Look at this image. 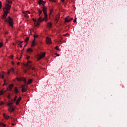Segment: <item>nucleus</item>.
I'll return each mask as SVG.
<instances>
[{
    "mask_svg": "<svg viewBox=\"0 0 127 127\" xmlns=\"http://www.w3.org/2000/svg\"><path fill=\"white\" fill-rule=\"evenodd\" d=\"M19 46H20V47H22V45H21V44H20V45H19Z\"/></svg>",
    "mask_w": 127,
    "mask_h": 127,
    "instance_id": "3c124183",
    "label": "nucleus"
},
{
    "mask_svg": "<svg viewBox=\"0 0 127 127\" xmlns=\"http://www.w3.org/2000/svg\"><path fill=\"white\" fill-rule=\"evenodd\" d=\"M13 103H14V102H9V103L7 104V106L8 107H12V106H11V105H13Z\"/></svg>",
    "mask_w": 127,
    "mask_h": 127,
    "instance_id": "aec40b11",
    "label": "nucleus"
},
{
    "mask_svg": "<svg viewBox=\"0 0 127 127\" xmlns=\"http://www.w3.org/2000/svg\"><path fill=\"white\" fill-rule=\"evenodd\" d=\"M67 34H67V33H66V34H65L64 35V36H66V35H67Z\"/></svg>",
    "mask_w": 127,
    "mask_h": 127,
    "instance_id": "de8ad7c7",
    "label": "nucleus"
},
{
    "mask_svg": "<svg viewBox=\"0 0 127 127\" xmlns=\"http://www.w3.org/2000/svg\"><path fill=\"white\" fill-rule=\"evenodd\" d=\"M39 4H42L44 6L45 5V1H44L43 0H39V2H38Z\"/></svg>",
    "mask_w": 127,
    "mask_h": 127,
    "instance_id": "9b49d317",
    "label": "nucleus"
},
{
    "mask_svg": "<svg viewBox=\"0 0 127 127\" xmlns=\"http://www.w3.org/2000/svg\"><path fill=\"white\" fill-rule=\"evenodd\" d=\"M33 21H34L35 22H36V19H35L34 18H33Z\"/></svg>",
    "mask_w": 127,
    "mask_h": 127,
    "instance_id": "37998d69",
    "label": "nucleus"
},
{
    "mask_svg": "<svg viewBox=\"0 0 127 127\" xmlns=\"http://www.w3.org/2000/svg\"><path fill=\"white\" fill-rule=\"evenodd\" d=\"M7 33H8V32H5V34H7Z\"/></svg>",
    "mask_w": 127,
    "mask_h": 127,
    "instance_id": "864d4df0",
    "label": "nucleus"
},
{
    "mask_svg": "<svg viewBox=\"0 0 127 127\" xmlns=\"http://www.w3.org/2000/svg\"><path fill=\"white\" fill-rule=\"evenodd\" d=\"M24 49H23L22 50V51H23V50H24Z\"/></svg>",
    "mask_w": 127,
    "mask_h": 127,
    "instance_id": "052dcab7",
    "label": "nucleus"
},
{
    "mask_svg": "<svg viewBox=\"0 0 127 127\" xmlns=\"http://www.w3.org/2000/svg\"><path fill=\"white\" fill-rule=\"evenodd\" d=\"M55 49H56L57 50H59V47H58V46H57L56 47Z\"/></svg>",
    "mask_w": 127,
    "mask_h": 127,
    "instance_id": "2f4dec72",
    "label": "nucleus"
},
{
    "mask_svg": "<svg viewBox=\"0 0 127 127\" xmlns=\"http://www.w3.org/2000/svg\"><path fill=\"white\" fill-rule=\"evenodd\" d=\"M13 87V84H11L9 86V89H10V91H11L12 90V88Z\"/></svg>",
    "mask_w": 127,
    "mask_h": 127,
    "instance_id": "5701e85b",
    "label": "nucleus"
},
{
    "mask_svg": "<svg viewBox=\"0 0 127 127\" xmlns=\"http://www.w3.org/2000/svg\"><path fill=\"white\" fill-rule=\"evenodd\" d=\"M28 83V84H31V83H32V79H29Z\"/></svg>",
    "mask_w": 127,
    "mask_h": 127,
    "instance_id": "393cba45",
    "label": "nucleus"
},
{
    "mask_svg": "<svg viewBox=\"0 0 127 127\" xmlns=\"http://www.w3.org/2000/svg\"><path fill=\"white\" fill-rule=\"evenodd\" d=\"M14 73V68L13 67H12L11 69H10L7 72V74L8 75L10 73Z\"/></svg>",
    "mask_w": 127,
    "mask_h": 127,
    "instance_id": "6e6552de",
    "label": "nucleus"
},
{
    "mask_svg": "<svg viewBox=\"0 0 127 127\" xmlns=\"http://www.w3.org/2000/svg\"><path fill=\"white\" fill-rule=\"evenodd\" d=\"M1 29V28H0V30Z\"/></svg>",
    "mask_w": 127,
    "mask_h": 127,
    "instance_id": "13d9d810",
    "label": "nucleus"
},
{
    "mask_svg": "<svg viewBox=\"0 0 127 127\" xmlns=\"http://www.w3.org/2000/svg\"><path fill=\"white\" fill-rule=\"evenodd\" d=\"M1 126H2V127H5L6 126V125H5V124H3V123H0Z\"/></svg>",
    "mask_w": 127,
    "mask_h": 127,
    "instance_id": "cd10ccee",
    "label": "nucleus"
},
{
    "mask_svg": "<svg viewBox=\"0 0 127 127\" xmlns=\"http://www.w3.org/2000/svg\"><path fill=\"white\" fill-rule=\"evenodd\" d=\"M72 20H73V18H70V17L67 16L65 18V22H70Z\"/></svg>",
    "mask_w": 127,
    "mask_h": 127,
    "instance_id": "1a4fd4ad",
    "label": "nucleus"
},
{
    "mask_svg": "<svg viewBox=\"0 0 127 127\" xmlns=\"http://www.w3.org/2000/svg\"><path fill=\"white\" fill-rule=\"evenodd\" d=\"M28 63L29 64L31 63V61H28Z\"/></svg>",
    "mask_w": 127,
    "mask_h": 127,
    "instance_id": "49530a36",
    "label": "nucleus"
},
{
    "mask_svg": "<svg viewBox=\"0 0 127 127\" xmlns=\"http://www.w3.org/2000/svg\"><path fill=\"white\" fill-rule=\"evenodd\" d=\"M29 40V37H26V39H25V42H27Z\"/></svg>",
    "mask_w": 127,
    "mask_h": 127,
    "instance_id": "bb28decb",
    "label": "nucleus"
},
{
    "mask_svg": "<svg viewBox=\"0 0 127 127\" xmlns=\"http://www.w3.org/2000/svg\"><path fill=\"white\" fill-rule=\"evenodd\" d=\"M43 57H45V53H43L41 55H40L38 59V60H40L41 59H42Z\"/></svg>",
    "mask_w": 127,
    "mask_h": 127,
    "instance_id": "ddd939ff",
    "label": "nucleus"
},
{
    "mask_svg": "<svg viewBox=\"0 0 127 127\" xmlns=\"http://www.w3.org/2000/svg\"><path fill=\"white\" fill-rule=\"evenodd\" d=\"M12 65H14V63L13 62H12Z\"/></svg>",
    "mask_w": 127,
    "mask_h": 127,
    "instance_id": "603ef678",
    "label": "nucleus"
},
{
    "mask_svg": "<svg viewBox=\"0 0 127 127\" xmlns=\"http://www.w3.org/2000/svg\"><path fill=\"white\" fill-rule=\"evenodd\" d=\"M7 2H8V3H12V1L7 0Z\"/></svg>",
    "mask_w": 127,
    "mask_h": 127,
    "instance_id": "c9c22d12",
    "label": "nucleus"
},
{
    "mask_svg": "<svg viewBox=\"0 0 127 127\" xmlns=\"http://www.w3.org/2000/svg\"><path fill=\"white\" fill-rule=\"evenodd\" d=\"M1 105H3V102H1Z\"/></svg>",
    "mask_w": 127,
    "mask_h": 127,
    "instance_id": "8fccbe9b",
    "label": "nucleus"
},
{
    "mask_svg": "<svg viewBox=\"0 0 127 127\" xmlns=\"http://www.w3.org/2000/svg\"><path fill=\"white\" fill-rule=\"evenodd\" d=\"M56 56H57L58 57H59V56H60V55L58 54H56Z\"/></svg>",
    "mask_w": 127,
    "mask_h": 127,
    "instance_id": "c03bdc74",
    "label": "nucleus"
},
{
    "mask_svg": "<svg viewBox=\"0 0 127 127\" xmlns=\"http://www.w3.org/2000/svg\"><path fill=\"white\" fill-rule=\"evenodd\" d=\"M7 0H6L7 1Z\"/></svg>",
    "mask_w": 127,
    "mask_h": 127,
    "instance_id": "680f3d73",
    "label": "nucleus"
},
{
    "mask_svg": "<svg viewBox=\"0 0 127 127\" xmlns=\"http://www.w3.org/2000/svg\"><path fill=\"white\" fill-rule=\"evenodd\" d=\"M48 27H49L50 28H51V27H52V23H51V22H49L48 23Z\"/></svg>",
    "mask_w": 127,
    "mask_h": 127,
    "instance_id": "412c9836",
    "label": "nucleus"
},
{
    "mask_svg": "<svg viewBox=\"0 0 127 127\" xmlns=\"http://www.w3.org/2000/svg\"><path fill=\"white\" fill-rule=\"evenodd\" d=\"M46 42H47V44H51L52 43L51 39L50 38L47 37L46 38Z\"/></svg>",
    "mask_w": 127,
    "mask_h": 127,
    "instance_id": "423d86ee",
    "label": "nucleus"
},
{
    "mask_svg": "<svg viewBox=\"0 0 127 127\" xmlns=\"http://www.w3.org/2000/svg\"><path fill=\"white\" fill-rule=\"evenodd\" d=\"M3 91L2 90H1L0 92V95H3Z\"/></svg>",
    "mask_w": 127,
    "mask_h": 127,
    "instance_id": "c756f323",
    "label": "nucleus"
},
{
    "mask_svg": "<svg viewBox=\"0 0 127 127\" xmlns=\"http://www.w3.org/2000/svg\"><path fill=\"white\" fill-rule=\"evenodd\" d=\"M3 116L5 120H8V119H9V116L6 115L5 114H3Z\"/></svg>",
    "mask_w": 127,
    "mask_h": 127,
    "instance_id": "f3484780",
    "label": "nucleus"
},
{
    "mask_svg": "<svg viewBox=\"0 0 127 127\" xmlns=\"http://www.w3.org/2000/svg\"><path fill=\"white\" fill-rule=\"evenodd\" d=\"M5 74H6V73L3 71H2L1 73L0 74V79L1 78V79L4 80V84H3V86H4L7 84L6 80L4 79V75H5Z\"/></svg>",
    "mask_w": 127,
    "mask_h": 127,
    "instance_id": "7ed1b4c3",
    "label": "nucleus"
},
{
    "mask_svg": "<svg viewBox=\"0 0 127 127\" xmlns=\"http://www.w3.org/2000/svg\"><path fill=\"white\" fill-rule=\"evenodd\" d=\"M13 45H14V44H13Z\"/></svg>",
    "mask_w": 127,
    "mask_h": 127,
    "instance_id": "bf43d9fd",
    "label": "nucleus"
},
{
    "mask_svg": "<svg viewBox=\"0 0 127 127\" xmlns=\"http://www.w3.org/2000/svg\"><path fill=\"white\" fill-rule=\"evenodd\" d=\"M21 88H22V92L24 93V92H26L27 91L26 88H27V85H22Z\"/></svg>",
    "mask_w": 127,
    "mask_h": 127,
    "instance_id": "39448f33",
    "label": "nucleus"
},
{
    "mask_svg": "<svg viewBox=\"0 0 127 127\" xmlns=\"http://www.w3.org/2000/svg\"><path fill=\"white\" fill-rule=\"evenodd\" d=\"M38 13H39V16H41V14H42V10H41L40 9H38Z\"/></svg>",
    "mask_w": 127,
    "mask_h": 127,
    "instance_id": "b1692460",
    "label": "nucleus"
},
{
    "mask_svg": "<svg viewBox=\"0 0 127 127\" xmlns=\"http://www.w3.org/2000/svg\"><path fill=\"white\" fill-rule=\"evenodd\" d=\"M11 125H12V126H14V124H13V123H12Z\"/></svg>",
    "mask_w": 127,
    "mask_h": 127,
    "instance_id": "6e6d98bb",
    "label": "nucleus"
},
{
    "mask_svg": "<svg viewBox=\"0 0 127 127\" xmlns=\"http://www.w3.org/2000/svg\"><path fill=\"white\" fill-rule=\"evenodd\" d=\"M22 42H20L19 43V45H20V44H21V43H22Z\"/></svg>",
    "mask_w": 127,
    "mask_h": 127,
    "instance_id": "09e8293b",
    "label": "nucleus"
},
{
    "mask_svg": "<svg viewBox=\"0 0 127 127\" xmlns=\"http://www.w3.org/2000/svg\"><path fill=\"white\" fill-rule=\"evenodd\" d=\"M34 37L35 38H37V37H38V35H34Z\"/></svg>",
    "mask_w": 127,
    "mask_h": 127,
    "instance_id": "473e14b6",
    "label": "nucleus"
},
{
    "mask_svg": "<svg viewBox=\"0 0 127 127\" xmlns=\"http://www.w3.org/2000/svg\"><path fill=\"white\" fill-rule=\"evenodd\" d=\"M8 111L10 112V113H12L13 111H14V108L12 106H8Z\"/></svg>",
    "mask_w": 127,
    "mask_h": 127,
    "instance_id": "9d476101",
    "label": "nucleus"
},
{
    "mask_svg": "<svg viewBox=\"0 0 127 127\" xmlns=\"http://www.w3.org/2000/svg\"><path fill=\"white\" fill-rule=\"evenodd\" d=\"M16 59H18V60H20V59H21V57H20V58H18V57H17Z\"/></svg>",
    "mask_w": 127,
    "mask_h": 127,
    "instance_id": "79ce46f5",
    "label": "nucleus"
},
{
    "mask_svg": "<svg viewBox=\"0 0 127 127\" xmlns=\"http://www.w3.org/2000/svg\"><path fill=\"white\" fill-rule=\"evenodd\" d=\"M76 21H77V18H75V19L73 20V22H76Z\"/></svg>",
    "mask_w": 127,
    "mask_h": 127,
    "instance_id": "a19ab883",
    "label": "nucleus"
},
{
    "mask_svg": "<svg viewBox=\"0 0 127 127\" xmlns=\"http://www.w3.org/2000/svg\"><path fill=\"white\" fill-rule=\"evenodd\" d=\"M20 64V62H18L17 63V65H19Z\"/></svg>",
    "mask_w": 127,
    "mask_h": 127,
    "instance_id": "a18cd8bd",
    "label": "nucleus"
},
{
    "mask_svg": "<svg viewBox=\"0 0 127 127\" xmlns=\"http://www.w3.org/2000/svg\"><path fill=\"white\" fill-rule=\"evenodd\" d=\"M44 14V17L43 18L44 20L46 21V22H47V21L48 20V16L47 15V14Z\"/></svg>",
    "mask_w": 127,
    "mask_h": 127,
    "instance_id": "f8f14e48",
    "label": "nucleus"
},
{
    "mask_svg": "<svg viewBox=\"0 0 127 127\" xmlns=\"http://www.w3.org/2000/svg\"><path fill=\"white\" fill-rule=\"evenodd\" d=\"M25 17H28L30 14V12L29 11H26L24 12Z\"/></svg>",
    "mask_w": 127,
    "mask_h": 127,
    "instance_id": "0eeeda50",
    "label": "nucleus"
},
{
    "mask_svg": "<svg viewBox=\"0 0 127 127\" xmlns=\"http://www.w3.org/2000/svg\"><path fill=\"white\" fill-rule=\"evenodd\" d=\"M27 52L28 53H32V52H33V50L31 49V48H28L27 50Z\"/></svg>",
    "mask_w": 127,
    "mask_h": 127,
    "instance_id": "6ab92c4d",
    "label": "nucleus"
},
{
    "mask_svg": "<svg viewBox=\"0 0 127 127\" xmlns=\"http://www.w3.org/2000/svg\"><path fill=\"white\" fill-rule=\"evenodd\" d=\"M10 8H11V5H10L8 3H6L4 5V7L3 8V11L4 13L2 15V18H5L6 16H7V14L9 13V10H10Z\"/></svg>",
    "mask_w": 127,
    "mask_h": 127,
    "instance_id": "f257e3e1",
    "label": "nucleus"
},
{
    "mask_svg": "<svg viewBox=\"0 0 127 127\" xmlns=\"http://www.w3.org/2000/svg\"><path fill=\"white\" fill-rule=\"evenodd\" d=\"M50 1H52V2H55L56 0H50Z\"/></svg>",
    "mask_w": 127,
    "mask_h": 127,
    "instance_id": "72a5a7b5",
    "label": "nucleus"
},
{
    "mask_svg": "<svg viewBox=\"0 0 127 127\" xmlns=\"http://www.w3.org/2000/svg\"><path fill=\"white\" fill-rule=\"evenodd\" d=\"M43 11L44 12V14H47V8L45 6H43Z\"/></svg>",
    "mask_w": 127,
    "mask_h": 127,
    "instance_id": "4468645a",
    "label": "nucleus"
},
{
    "mask_svg": "<svg viewBox=\"0 0 127 127\" xmlns=\"http://www.w3.org/2000/svg\"><path fill=\"white\" fill-rule=\"evenodd\" d=\"M14 91H15V94H17L19 93V90H18V89H17V87H15L14 89Z\"/></svg>",
    "mask_w": 127,
    "mask_h": 127,
    "instance_id": "4be33fe9",
    "label": "nucleus"
},
{
    "mask_svg": "<svg viewBox=\"0 0 127 127\" xmlns=\"http://www.w3.org/2000/svg\"><path fill=\"white\" fill-rule=\"evenodd\" d=\"M62 2H63V3H64V2H65V0H61Z\"/></svg>",
    "mask_w": 127,
    "mask_h": 127,
    "instance_id": "58836bf2",
    "label": "nucleus"
},
{
    "mask_svg": "<svg viewBox=\"0 0 127 127\" xmlns=\"http://www.w3.org/2000/svg\"><path fill=\"white\" fill-rule=\"evenodd\" d=\"M22 80H23L24 82H26V79L25 78H23Z\"/></svg>",
    "mask_w": 127,
    "mask_h": 127,
    "instance_id": "4c0bfd02",
    "label": "nucleus"
},
{
    "mask_svg": "<svg viewBox=\"0 0 127 127\" xmlns=\"http://www.w3.org/2000/svg\"><path fill=\"white\" fill-rule=\"evenodd\" d=\"M17 96H15L14 97V99H13V102H15V100H17Z\"/></svg>",
    "mask_w": 127,
    "mask_h": 127,
    "instance_id": "a878e982",
    "label": "nucleus"
},
{
    "mask_svg": "<svg viewBox=\"0 0 127 127\" xmlns=\"http://www.w3.org/2000/svg\"><path fill=\"white\" fill-rule=\"evenodd\" d=\"M9 58H10V59H12V58H13V55L10 56L9 57Z\"/></svg>",
    "mask_w": 127,
    "mask_h": 127,
    "instance_id": "e433bc0d",
    "label": "nucleus"
},
{
    "mask_svg": "<svg viewBox=\"0 0 127 127\" xmlns=\"http://www.w3.org/2000/svg\"><path fill=\"white\" fill-rule=\"evenodd\" d=\"M30 66V69H31V70H35V68L32 66H30V65H29Z\"/></svg>",
    "mask_w": 127,
    "mask_h": 127,
    "instance_id": "c85d7f7f",
    "label": "nucleus"
},
{
    "mask_svg": "<svg viewBox=\"0 0 127 127\" xmlns=\"http://www.w3.org/2000/svg\"><path fill=\"white\" fill-rule=\"evenodd\" d=\"M16 79H17V81H21V79H20L17 77L16 78Z\"/></svg>",
    "mask_w": 127,
    "mask_h": 127,
    "instance_id": "ea45409f",
    "label": "nucleus"
},
{
    "mask_svg": "<svg viewBox=\"0 0 127 127\" xmlns=\"http://www.w3.org/2000/svg\"><path fill=\"white\" fill-rule=\"evenodd\" d=\"M29 58H30V57H27V59H29Z\"/></svg>",
    "mask_w": 127,
    "mask_h": 127,
    "instance_id": "5fc2aeb1",
    "label": "nucleus"
},
{
    "mask_svg": "<svg viewBox=\"0 0 127 127\" xmlns=\"http://www.w3.org/2000/svg\"><path fill=\"white\" fill-rule=\"evenodd\" d=\"M1 6H2V4L1 3V1H0V9L1 8Z\"/></svg>",
    "mask_w": 127,
    "mask_h": 127,
    "instance_id": "7c9ffc66",
    "label": "nucleus"
},
{
    "mask_svg": "<svg viewBox=\"0 0 127 127\" xmlns=\"http://www.w3.org/2000/svg\"><path fill=\"white\" fill-rule=\"evenodd\" d=\"M35 45H36V43H35V40H33V41L32 43L31 46H32V47H34L35 46Z\"/></svg>",
    "mask_w": 127,
    "mask_h": 127,
    "instance_id": "a211bd4d",
    "label": "nucleus"
},
{
    "mask_svg": "<svg viewBox=\"0 0 127 127\" xmlns=\"http://www.w3.org/2000/svg\"><path fill=\"white\" fill-rule=\"evenodd\" d=\"M3 20L5 21V22H6L7 24H8L9 26H11V27H13V19L10 16H9L7 18L6 17L5 18H3Z\"/></svg>",
    "mask_w": 127,
    "mask_h": 127,
    "instance_id": "f03ea898",
    "label": "nucleus"
},
{
    "mask_svg": "<svg viewBox=\"0 0 127 127\" xmlns=\"http://www.w3.org/2000/svg\"><path fill=\"white\" fill-rule=\"evenodd\" d=\"M21 100V97H19L16 101V105H19V103Z\"/></svg>",
    "mask_w": 127,
    "mask_h": 127,
    "instance_id": "2eb2a0df",
    "label": "nucleus"
},
{
    "mask_svg": "<svg viewBox=\"0 0 127 127\" xmlns=\"http://www.w3.org/2000/svg\"><path fill=\"white\" fill-rule=\"evenodd\" d=\"M2 45H3V44H2V43H0V48L2 46Z\"/></svg>",
    "mask_w": 127,
    "mask_h": 127,
    "instance_id": "f704fd0d",
    "label": "nucleus"
},
{
    "mask_svg": "<svg viewBox=\"0 0 127 127\" xmlns=\"http://www.w3.org/2000/svg\"><path fill=\"white\" fill-rule=\"evenodd\" d=\"M42 21H44V20L43 18H42V16H40L37 22V26H39L40 25V22H42Z\"/></svg>",
    "mask_w": 127,
    "mask_h": 127,
    "instance_id": "20e7f679",
    "label": "nucleus"
},
{
    "mask_svg": "<svg viewBox=\"0 0 127 127\" xmlns=\"http://www.w3.org/2000/svg\"><path fill=\"white\" fill-rule=\"evenodd\" d=\"M25 46H26V44L24 45V47H25Z\"/></svg>",
    "mask_w": 127,
    "mask_h": 127,
    "instance_id": "4d7b16f0",
    "label": "nucleus"
},
{
    "mask_svg": "<svg viewBox=\"0 0 127 127\" xmlns=\"http://www.w3.org/2000/svg\"><path fill=\"white\" fill-rule=\"evenodd\" d=\"M60 18V16L59 15H57L56 16L55 21L56 22H58L59 21V19Z\"/></svg>",
    "mask_w": 127,
    "mask_h": 127,
    "instance_id": "dca6fc26",
    "label": "nucleus"
}]
</instances>
